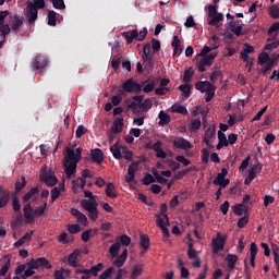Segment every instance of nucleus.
I'll use <instances>...</instances> for the list:
<instances>
[{"label":"nucleus","mask_w":279,"mask_h":279,"mask_svg":"<svg viewBox=\"0 0 279 279\" xmlns=\"http://www.w3.org/2000/svg\"><path fill=\"white\" fill-rule=\"evenodd\" d=\"M214 87L215 85L208 81H199L195 84L196 90H199L201 93H208V90H211Z\"/></svg>","instance_id":"obj_19"},{"label":"nucleus","mask_w":279,"mask_h":279,"mask_svg":"<svg viewBox=\"0 0 279 279\" xmlns=\"http://www.w3.org/2000/svg\"><path fill=\"white\" fill-rule=\"evenodd\" d=\"M143 87L141 84L134 82V78H129L122 84V88L119 89L120 95H125V93H141Z\"/></svg>","instance_id":"obj_5"},{"label":"nucleus","mask_w":279,"mask_h":279,"mask_svg":"<svg viewBox=\"0 0 279 279\" xmlns=\"http://www.w3.org/2000/svg\"><path fill=\"white\" fill-rule=\"evenodd\" d=\"M4 265L0 269V276H7L8 271H10V267H12V256L4 255Z\"/></svg>","instance_id":"obj_22"},{"label":"nucleus","mask_w":279,"mask_h":279,"mask_svg":"<svg viewBox=\"0 0 279 279\" xmlns=\"http://www.w3.org/2000/svg\"><path fill=\"white\" fill-rule=\"evenodd\" d=\"M92 154V162H96V165H101L104 162V150L100 148H95L90 150Z\"/></svg>","instance_id":"obj_18"},{"label":"nucleus","mask_w":279,"mask_h":279,"mask_svg":"<svg viewBox=\"0 0 279 279\" xmlns=\"http://www.w3.org/2000/svg\"><path fill=\"white\" fill-rule=\"evenodd\" d=\"M34 236V231L26 232L19 241L14 243V247H21L25 243H29Z\"/></svg>","instance_id":"obj_25"},{"label":"nucleus","mask_w":279,"mask_h":279,"mask_svg":"<svg viewBox=\"0 0 279 279\" xmlns=\"http://www.w3.org/2000/svg\"><path fill=\"white\" fill-rule=\"evenodd\" d=\"M145 123V113H137L136 117L133 119V124L141 128V125H144Z\"/></svg>","instance_id":"obj_40"},{"label":"nucleus","mask_w":279,"mask_h":279,"mask_svg":"<svg viewBox=\"0 0 279 279\" xmlns=\"http://www.w3.org/2000/svg\"><path fill=\"white\" fill-rule=\"evenodd\" d=\"M193 75H195V72L193 71L192 68H190L189 70H185V72L183 74V82L185 84H189V82H191V80H193Z\"/></svg>","instance_id":"obj_47"},{"label":"nucleus","mask_w":279,"mask_h":279,"mask_svg":"<svg viewBox=\"0 0 279 279\" xmlns=\"http://www.w3.org/2000/svg\"><path fill=\"white\" fill-rule=\"evenodd\" d=\"M153 106L151 99L147 98L144 100V102H141L138 105L140 110H142V113L145 114V112H148Z\"/></svg>","instance_id":"obj_37"},{"label":"nucleus","mask_w":279,"mask_h":279,"mask_svg":"<svg viewBox=\"0 0 279 279\" xmlns=\"http://www.w3.org/2000/svg\"><path fill=\"white\" fill-rule=\"evenodd\" d=\"M38 264L39 267H43L44 269H51L53 267L46 257H38Z\"/></svg>","instance_id":"obj_46"},{"label":"nucleus","mask_w":279,"mask_h":279,"mask_svg":"<svg viewBox=\"0 0 279 279\" xmlns=\"http://www.w3.org/2000/svg\"><path fill=\"white\" fill-rule=\"evenodd\" d=\"M120 250H121V243L117 241L109 247V254L111 258H117V256H119Z\"/></svg>","instance_id":"obj_31"},{"label":"nucleus","mask_w":279,"mask_h":279,"mask_svg":"<svg viewBox=\"0 0 279 279\" xmlns=\"http://www.w3.org/2000/svg\"><path fill=\"white\" fill-rule=\"evenodd\" d=\"M258 254V246L256 243L252 242L250 245V258H256V255Z\"/></svg>","instance_id":"obj_58"},{"label":"nucleus","mask_w":279,"mask_h":279,"mask_svg":"<svg viewBox=\"0 0 279 279\" xmlns=\"http://www.w3.org/2000/svg\"><path fill=\"white\" fill-rule=\"evenodd\" d=\"M112 134H121L123 132V118H117L111 126Z\"/></svg>","instance_id":"obj_24"},{"label":"nucleus","mask_w":279,"mask_h":279,"mask_svg":"<svg viewBox=\"0 0 279 279\" xmlns=\"http://www.w3.org/2000/svg\"><path fill=\"white\" fill-rule=\"evenodd\" d=\"M121 101H123V95H121V93L111 97V105L112 106H119V104H121Z\"/></svg>","instance_id":"obj_62"},{"label":"nucleus","mask_w":279,"mask_h":279,"mask_svg":"<svg viewBox=\"0 0 279 279\" xmlns=\"http://www.w3.org/2000/svg\"><path fill=\"white\" fill-rule=\"evenodd\" d=\"M140 165H141V161H133L129 166V168H128L129 177H125V182L128 184H132V182H134V179L136 178V171H138Z\"/></svg>","instance_id":"obj_11"},{"label":"nucleus","mask_w":279,"mask_h":279,"mask_svg":"<svg viewBox=\"0 0 279 279\" xmlns=\"http://www.w3.org/2000/svg\"><path fill=\"white\" fill-rule=\"evenodd\" d=\"M101 269H104V263H98L96 266H92L89 270L92 276H99Z\"/></svg>","instance_id":"obj_53"},{"label":"nucleus","mask_w":279,"mask_h":279,"mask_svg":"<svg viewBox=\"0 0 279 279\" xmlns=\"http://www.w3.org/2000/svg\"><path fill=\"white\" fill-rule=\"evenodd\" d=\"M64 160V173L68 178H71L77 171V162L82 160V148H66Z\"/></svg>","instance_id":"obj_1"},{"label":"nucleus","mask_w":279,"mask_h":279,"mask_svg":"<svg viewBox=\"0 0 279 279\" xmlns=\"http://www.w3.org/2000/svg\"><path fill=\"white\" fill-rule=\"evenodd\" d=\"M112 274H114V268L113 267H109L102 274H100L99 279L111 278Z\"/></svg>","instance_id":"obj_56"},{"label":"nucleus","mask_w":279,"mask_h":279,"mask_svg":"<svg viewBox=\"0 0 279 279\" xmlns=\"http://www.w3.org/2000/svg\"><path fill=\"white\" fill-rule=\"evenodd\" d=\"M121 149H123V147L119 144V142H117L110 147V151L113 158H116V160H121V158H123V155L121 154Z\"/></svg>","instance_id":"obj_26"},{"label":"nucleus","mask_w":279,"mask_h":279,"mask_svg":"<svg viewBox=\"0 0 279 279\" xmlns=\"http://www.w3.org/2000/svg\"><path fill=\"white\" fill-rule=\"evenodd\" d=\"M105 193L107 197L114 199L117 197V186H114L113 183H108Z\"/></svg>","instance_id":"obj_29"},{"label":"nucleus","mask_w":279,"mask_h":279,"mask_svg":"<svg viewBox=\"0 0 279 279\" xmlns=\"http://www.w3.org/2000/svg\"><path fill=\"white\" fill-rule=\"evenodd\" d=\"M40 193V189L38 186L32 187L22 198L24 207H23V213H24V218L26 219V223H34V208H32V197L35 195H38Z\"/></svg>","instance_id":"obj_2"},{"label":"nucleus","mask_w":279,"mask_h":279,"mask_svg":"<svg viewBox=\"0 0 279 279\" xmlns=\"http://www.w3.org/2000/svg\"><path fill=\"white\" fill-rule=\"evenodd\" d=\"M125 260H128V248H124L121 255L113 260V267H123L125 265Z\"/></svg>","instance_id":"obj_20"},{"label":"nucleus","mask_w":279,"mask_h":279,"mask_svg":"<svg viewBox=\"0 0 279 279\" xmlns=\"http://www.w3.org/2000/svg\"><path fill=\"white\" fill-rule=\"evenodd\" d=\"M10 202V191L0 185V208H5Z\"/></svg>","instance_id":"obj_17"},{"label":"nucleus","mask_w":279,"mask_h":279,"mask_svg":"<svg viewBox=\"0 0 279 279\" xmlns=\"http://www.w3.org/2000/svg\"><path fill=\"white\" fill-rule=\"evenodd\" d=\"M173 146L177 147V149H192L193 145L189 140H184V137H177L172 142Z\"/></svg>","instance_id":"obj_14"},{"label":"nucleus","mask_w":279,"mask_h":279,"mask_svg":"<svg viewBox=\"0 0 279 279\" xmlns=\"http://www.w3.org/2000/svg\"><path fill=\"white\" fill-rule=\"evenodd\" d=\"M138 106H140V105H138L136 101L130 102V100H126V108H128L129 110H132V112H133L134 114L141 113V110H138Z\"/></svg>","instance_id":"obj_44"},{"label":"nucleus","mask_w":279,"mask_h":279,"mask_svg":"<svg viewBox=\"0 0 279 279\" xmlns=\"http://www.w3.org/2000/svg\"><path fill=\"white\" fill-rule=\"evenodd\" d=\"M246 223H250V216L245 215L238 220V228L243 229Z\"/></svg>","instance_id":"obj_60"},{"label":"nucleus","mask_w":279,"mask_h":279,"mask_svg":"<svg viewBox=\"0 0 279 279\" xmlns=\"http://www.w3.org/2000/svg\"><path fill=\"white\" fill-rule=\"evenodd\" d=\"M50 2L56 10H66V4H64V0H50Z\"/></svg>","instance_id":"obj_50"},{"label":"nucleus","mask_w":279,"mask_h":279,"mask_svg":"<svg viewBox=\"0 0 279 279\" xmlns=\"http://www.w3.org/2000/svg\"><path fill=\"white\" fill-rule=\"evenodd\" d=\"M50 193H51L50 204H53V202H56V199L60 197V190L58 187H53Z\"/></svg>","instance_id":"obj_63"},{"label":"nucleus","mask_w":279,"mask_h":279,"mask_svg":"<svg viewBox=\"0 0 279 279\" xmlns=\"http://www.w3.org/2000/svg\"><path fill=\"white\" fill-rule=\"evenodd\" d=\"M39 178L47 186H56L58 184V178L53 174L43 172Z\"/></svg>","instance_id":"obj_15"},{"label":"nucleus","mask_w":279,"mask_h":279,"mask_svg":"<svg viewBox=\"0 0 279 279\" xmlns=\"http://www.w3.org/2000/svg\"><path fill=\"white\" fill-rule=\"evenodd\" d=\"M22 181H16L15 183V191L19 193L20 191H23L25 186H27V181L25 180V177H21Z\"/></svg>","instance_id":"obj_52"},{"label":"nucleus","mask_w":279,"mask_h":279,"mask_svg":"<svg viewBox=\"0 0 279 279\" xmlns=\"http://www.w3.org/2000/svg\"><path fill=\"white\" fill-rule=\"evenodd\" d=\"M26 267L27 268L24 269V274H22V279L32 278V276H34V274H36L34 268H32V266H26Z\"/></svg>","instance_id":"obj_54"},{"label":"nucleus","mask_w":279,"mask_h":279,"mask_svg":"<svg viewBox=\"0 0 279 279\" xmlns=\"http://www.w3.org/2000/svg\"><path fill=\"white\" fill-rule=\"evenodd\" d=\"M45 210H47V199L44 201L43 206L37 207L35 210L33 209L32 215L34 219L36 220V217H43Z\"/></svg>","instance_id":"obj_28"},{"label":"nucleus","mask_w":279,"mask_h":279,"mask_svg":"<svg viewBox=\"0 0 279 279\" xmlns=\"http://www.w3.org/2000/svg\"><path fill=\"white\" fill-rule=\"evenodd\" d=\"M199 128H202V120H199L198 118L192 120V122L190 124L191 132H197V130H199Z\"/></svg>","instance_id":"obj_51"},{"label":"nucleus","mask_w":279,"mask_h":279,"mask_svg":"<svg viewBox=\"0 0 279 279\" xmlns=\"http://www.w3.org/2000/svg\"><path fill=\"white\" fill-rule=\"evenodd\" d=\"M12 208L14 213L21 211V201L19 199V196L16 194L12 196Z\"/></svg>","instance_id":"obj_43"},{"label":"nucleus","mask_w":279,"mask_h":279,"mask_svg":"<svg viewBox=\"0 0 279 279\" xmlns=\"http://www.w3.org/2000/svg\"><path fill=\"white\" fill-rule=\"evenodd\" d=\"M278 60H279V53L266 63V65L262 69L263 73H267V71H271V69H274V65L278 62Z\"/></svg>","instance_id":"obj_36"},{"label":"nucleus","mask_w":279,"mask_h":279,"mask_svg":"<svg viewBox=\"0 0 279 279\" xmlns=\"http://www.w3.org/2000/svg\"><path fill=\"white\" fill-rule=\"evenodd\" d=\"M238 260H239V256H236L234 254H228L226 257V262H227L229 269H234Z\"/></svg>","instance_id":"obj_33"},{"label":"nucleus","mask_w":279,"mask_h":279,"mask_svg":"<svg viewBox=\"0 0 279 279\" xmlns=\"http://www.w3.org/2000/svg\"><path fill=\"white\" fill-rule=\"evenodd\" d=\"M12 32L10 24L2 23L0 25V36H2V40H5V36H8Z\"/></svg>","instance_id":"obj_38"},{"label":"nucleus","mask_w":279,"mask_h":279,"mask_svg":"<svg viewBox=\"0 0 279 279\" xmlns=\"http://www.w3.org/2000/svg\"><path fill=\"white\" fill-rule=\"evenodd\" d=\"M263 171V165L256 163L248 170V177L255 180L256 175Z\"/></svg>","instance_id":"obj_32"},{"label":"nucleus","mask_w":279,"mask_h":279,"mask_svg":"<svg viewBox=\"0 0 279 279\" xmlns=\"http://www.w3.org/2000/svg\"><path fill=\"white\" fill-rule=\"evenodd\" d=\"M223 245H226V236H222L221 233H217L216 239H214L211 242L214 254L221 252V250H223Z\"/></svg>","instance_id":"obj_10"},{"label":"nucleus","mask_w":279,"mask_h":279,"mask_svg":"<svg viewBox=\"0 0 279 279\" xmlns=\"http://www.w3.org/2000/svg\"><path fill=\"white\" fill-rule=\"evenodd\" d=\"M26 19L28 21V25H34V23L38 21V11L34 8L32 1L26 2Z\"/></svg>","instance_id":"obj_6"},{"label":"nucleus","mask_w":279,"mask_h":279,"mask_svg":"<svg viewBox=\"0 0 279 279\" xmlns=\"http://www.w3.org/2000/svg\"><path fill=\"white\" fill-rule=\"evenodd\" d=\"M226 175H228V169L222 168L221 172H219L214 179L215 186H221V189H226V186L230 184V179H226Z\"/></svg>","instance_id":"obj_8"},{"label":"nucleus","mask_w":279,"mask_h":279,"mask_svg":"<svg viewBox=\"0 0 279 279\" xmlns=\"http://www.w3.org/2000/svg\"><path fill=\"white\" fill-rule=\"evenodd\" d=\"M47 64H48L47 59L45 57H43L41 54H37L35 57L34 63H33V69H36L37 71L40 72V75H43Z\"/></svg>","instance_id":"obj_12"},{"label":"nucleus","mask_w":279,"mask_h":279,"mask_svg":"<svg viewBox=\"0 0 279 279\" xmlns=\"http://www.w3.org/2000/svg\"><path fill=\"white\" fill-rule=\"evenodd\" d=\"M88 132V129H86L84 125H78L76 131H75V136L76 138H82L83 134Z\"/></svg>","instance_id":"obj_59"},{"label":"nucleus","mask_w":279,"mask_h":279,"mask_svg":"<svg viewBox=\"0 0 279 279\" xmlns=\"http://www.w3.org/2000/svg\"><path fill=\"white\" fill-rule=\"evenodd\" d=\"M217 136L215 128H208L205 131V136L203 138L205 145L207 147H213V141H215V137Z\"/></svg>","instance_id":"obj_16"},{"label":"nucleus","mask_w":279,"mask_h":279,"mask_svg":"<svg viewBox=\"0 0 279 279\" xmlns=\"http://www.w3.org/2000/svg\"><path fill=\"white\" fill-rule=\"evenodd\" d=\"M271 19H279V9L276 5H272L269 10Z\"/></svg>","instance_id":"obj_64"},{"label":"nucleus","mask_w":279,"mask_h":279,"mask_svg":"<svg viewBox=\"0 0 279 279\" xmlns=\"http://www.w3.org/2000/svg\"><path fill=\"white\" fill-rule=\"evenodd\" d=\"M187 256L191 260L197 258V251L193 248V242H189L187 244Z\"/></svg>","instance_id":"obj_45"},{"label":"nucleus","mask_w":279,"mask_h":279,"mask_svg":"<svg viewBox=\"0 0 279 279\" xmlns=\"http://www.w3.org/2000/svg\"><path fill=\"white\" fill-rule=\"evenodd\" d=\"M117 241L120 243V245H124L125 247H128V245H130V243H132V239L128 234L120 235L117 239Z\"/></svg>","instance_id":"obj_42"},{"label":"nucleus","mask_w":279,"mask_h":279,"mask_svg":"<svg viewBox=\"0 0 279 279\" xmlns=\"http://www.w3.org/2000/svg\"><path fill=\"white\" fill-rule=\"evenodd\" d=\"M171 46L173 47V56H180L182 53V41H180L178 36L173 37Z\"/></svg>","instance_id":"obj_27"},{"label":"nucleus","mask_w":279,"mask_h":279,"mask_svg":"<svg viewBox=\"0 0 279 279\" xmlns=\"http://www.w3.org/2000/svg\"><path fill=\"white\" fill-rule=\"evenodd\" d=\"M157 226L162 231L163 236L169 238V229L166 226H169V216L165 215V219L162 216L157 215Z\"/></svg>","instance_id":"obj_13"},{"label":"nucleus","mask_w":279,"mask_h":279,"mask_svg":"<svg viewBox=\"0 0 279 279\" xmlns=\"http://www.w3.org/2000/svg\"><path fill=\"white\" fill-rule=\"evenodd\" d=\"M269 60H271V57H269V53L262 52L257 58V63L259 64V66H264V64H267Z\"/></svg>","instance_id":"obj_39"},{"label":"nucleus","mask_w":279,"mask_h":279,"mask_svg":"<svg viewBox=\"0 0 279 279\" xmlns=\"http://www.w3.org/2000/svg\"><path fill=\"white\" fill-rule=\"evenodd\" d=\"M208 10V25L211 27H219V23L223 21V13H219L217 11V5L209 4L207 7Z\"/></svg>","instance_id":"obj_4"},{"label":"nucleus","mask_w":279,"mask_h":279,"mask_svg":"<svg viewBox=\"0 0 279 279\" xmlns=\"http://www.w3.org/2000/svg\"><path fill=\"white\" fill-rule=\"evenodd\" d=\"M124 40H126V45H132L134 40L137 43H143L145 38H147V27H144L140 33L137 29H131L122 33Z\"/></svg>","instance_id":"obj_3"},{"label":"nucleus","mask_w":279,"mask_h":279,"mask_svg":"<svg viewBox=\"0 0 279 279\" xmlns=\"http://www.w3.org/2000/svg\"><path fill=\"white\" fill-rule=\"evenodd\" d=\"M140 245L144 252H147V250H149V235L141 234Z\"/></svg>","instance_id":"obj_34"},{"label":"nucleus","mask_w":279,"mask_h":279,"mask_svg":"<svg viewBox=\"0 0 279 279\" xmlns=\"http://www.w3.org/2000/svg\"><path fill=\"white\" fill-rule=\"evenodd\" d=\"M10 19L12 32H14V34H20L21 27H23V24L25 23V17L23 15L14 14L11 15Z\"/></svg>","instance_id":"obj_7"},{"label":"nucleus","mask_w":279,"mask_h":279,"mask_svg":"<svg viewBox=\"0 0 279 279\" xmlns=\"http://www.w3.org/2000/svg\"><path fill=\"white\" fill-rule=\"evenodd\" d=\"M172 112H177L178 114H184V116L189 114V110L186 109V107L182 105H173Z\"/></svg>","instance_id":"obj_41"},{"label":"nucleus","mask_w":279,"mask_h":279,"mask_svg":"<svg viewBox=\"0 0 279 279\" xmlns=\"http://www.w3.org/2000/svg\"><path fill=\"white\" fill-rule=\"evenodd\" d=\"M32 4L37 12L38 10H45V0H34Z\"/></svg>","instance_id":"obj_61"},{"label":"nucleus","mask_w":279,"mask_h":279,"mask_svg":"<svg viewBox=\"0 0 279 279\" xmlns=\"http://www.w3.org/2000/svg\"><path fill=\"white\" fill-rule=\"evenodd\" d=\"M80 248L74 250L68 257V263L70 267H78L77 258H80Z\"/></svg>","instance_id":"obj_21"},{"label":"nucleus","mask_w":279,"mask_h":279,"mask_svg":"<svg viewBox=\"0 0 279 279\" xmlns=\"http://www.w3.org/2000/svg\"><path fill=\"white\" fill-rule=\"evenodd\" d=\"M60 17L64 19L62 15L58 14L56 11H49L48 25H50V27H56V24L58 23V21H60Z\"/></svg>","instance_id":"obj_23"},{"label":"nucleus","mask_w":279,"mask_h":279,"mask_svg":"<svg viewBox=\"0 0 279 279\" xmlns=\"http://www.w3.org/2000/svg\"><path fill=\"white\" fill-rule=\"evenodd\" d=\"M158 118H159V125H169V123H171V116H169L163 110L159 112Z\"/></svg>","instance_id":"obj_30"},{"label":"nucleus","mask_w":279,"mask_h":279,"mask_svg":"<svg viewBox=\"0 0 279 279\" xmlns=\"http://www.w3.org/2000/svg\"><path fill=\"white\" fill-rule=\"evenodd\" d=\"M216 58H217V53L211 52L207 57H204L203 59H201L197 66L198 72L204 73V71H206V66H211L213 61Z\"/></svg>","instance_id":"obj_9"},{"label":"nucleus","mask_w":279,"mask_h":279,"mask_svg":"<svg viewBox=\"0 0 279 279\" xmlns=\"http://www.w3.org/2000/svg\"><path fill=\"white\" fill-rule=\"evenodd\" d=\"M141 274H143V266L135 265L131 272V279H136L138 276H141Z\"/></svg>","instance_id":"obj_49"},{"label":"nucleus","mask_w":279,"mask_h":279,"mask_svg":"<svg viewBox=\"0 0 279 279\" xmlns=\"http://www.w3.org/2000/svg\"><path fill=\"white\" fill-rule=\"evenodd\" d=\"M143 184L145 186H149V184H154L156 182V178L151 175L150 173H146L142 180Z\"/></svg>","instance_id":"obj_48"},{"label":"nucleus","mask_w":279,"mask_h":279,"mask_svg":"<svg viewBox=\"0 0 279 279\" xmlns=\"http://www.w3.org/2000/svg\"><path fill=\"white\" fill-rule=\"evenodd\" d=\"M81 206L82 208H84V210H87V213H89L90 210H95V208H97V203H93L88 199H83L81 202Z\"/></svg>","instance_id":"obj_35"},{"label":"nucleus","mask_w":279,"mask_h":279,"mask_svg":"<svg viewBox=\"0 0 279 279\" xmlns=\"http://www.w3.org/2000/svg\"><path fill=\"white\" fill-rule=\"evenodd\" d=\"M215 90H217V87H211L208 92H205V101L207 104L213 101V98L215 97Z\"/></svg>","instance_id":"obj_55"},{"label":"nucleus","mask_w":279,"mask_h":279,"mask_svg":"<svg viewBox=\"0 0 279 279\" xmlns=\"http://www.w3.org/2000/svg\"><path fill=\"white\" fill-rule=\"evenodd\" d=\"M153 175L158 184H167V179L158 173V170L153 171Z\"/></svg>","instance_id":"obj_57"}]
</instances>
